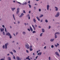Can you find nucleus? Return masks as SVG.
Listing matches in <instances>:
<instances>
[{
  "instance_id": "46",
  "label": "nucleus",
  "mask_w": 60,
  "mask_h": 60,
  "mask_svg": "<svg viewBox=\"0 0 60 60\" xmlns=\"http://www.w3.org/2000/svg\"><path fill=\"white\" fill-rule=\"evenodd\" d=\"M57 45L58 46H59V44L58 43H57Z\"/></svg>"
},
{
  "instance_id": "54",
  "label": "nucleus",
  "mask_w": 60,
  "mask_h": 60,
  "mask_svg": "<svg viewBox=\"0 0 60 60\" xmlns=\"http://www.w3.org/2000/svg\"><path fill=\"white\" fill-rule=\"evenodd\" d=\"M28 3H29V4H30V0H29V1L28 2Z\"/></svg>"
},
{
  "instance_id": "61",
  "label": "nucleus",
  "mask_w": 60,
  "mask_h": 60,
  "mask_svg": "<svg viewBox=\"0 0 60 60\" xmlns=\"http://www.w3.org/2000/svg\"><path fill=\"white\" fill-rule=\"evenodd\" d=\"M18 24H19V23H20V22L18 21Z\"/></svg>"
},
{
  "instance_id": "64",
  "label": "nucleus",
  "mask_w": 60,
  "mask_h": 60,
  "mask_svg": "<svg viewBox=\"0 0 60 60\" xmlns=\"http://www.w3.org/2000/svg\"><path fill=\"white\" fill-rule=\"evenodd\" d=\"M35 5H37V4H35Z\"/></svg>"
},
{
  "instance_id": "2",
  "label": "nucleus",
  "mask_w": 60,
  "mask_h": 60,
  "mask_svg": "<svg viewBox=\"0 0 60 60\" xmlns=\"http://www.w3.org/2000/svg\"><path fill=\"white\" fill-rule=\"evenodd\" d=\"M25 47L26 49H28L29 48V45L28 44H26L25 45Z\"/></svg>"
},
{
  "instance_id": "29",
  "label": "nucleus",
  "mask_w": 60,
  "mask_h": 60,
  "mask_svg": "<svg viewBox=\"0 0 60 60\" xmlns=\"http://www.w3.org/2000/svg\"><path fill=\"white\" fill-rule=\"evenodd\" d=\"M40 16H40V18H41V17H43V15H41Z\"/></svg>"
},
{
  "instance_id": "12",
  "label": "nucleus",
  "mask_w": 60,
  "mask_h": 60,
  "mask_svg": "<svg viewBox=\"0 0 60 60\" xmlns=\"http://www.w3.org/2000/svg\"><path fill=\"white\" fill-rule=\"evenodd\" d=\"M29 57V56H28V57L26 58V59H28L29 60H30V59Z\"/></svg>"
},
{
  "instance_id": "13",
  "label": "nucleus",
  "mask_w": 60,
  "mask_h": 60,
  "mask_svg": "<svg viewBox=\"0 0 60 60\" xmlns=\"http://www.w3.org/2000/svg\"><path fill=\"white\" fill-rule=\"evenodd\" d=\"M30 29L31 31L33 32V28L31 26H30Z\"/></svg>"
},
{
  "instance_id": "37",
  "label": "nucleus",
  "mask_w": 60,
  "mask_h": 60,
  "mask_svg": "<svg viewBox=\"0 0 60 60\" xmlns=\"http://www.w3.org/2000/svg\"><path fill=\"white\" fill-rule=\"evenodd\" d=\"M0 30L1 31V32H3V31H4V30H2V29H1V28H0Z\"/></svg>"
},
{
  "instance_id": "15",
  "label": "nucleus",
  "mask_w": 60,
  "mask_h": 60,
  "mask_svg": "<svg viewBox=\"0 0 60 60\" xmlns=\"http://www.w3.org/2000/svg\"><path fill=\"white\" fill-rule=\"evenodd\" d=\"M54 39H52L50 40V41H51V42H53L54 41Z\"/></svg>"
},
{
  "instance_id": "58",
  "label": "nucleus",
  "mask_w": 60,
  "mask_h": 60,
  "mask_svg": "<svg viewBox=\"0 0 60 60\" xmlns=\"http://www.w3.org/2000/svg\"><path fill=\"white\" fill-rule=\"evenodd\" d=\"M39 11H41V9H39Z\"/></svg>"
},
{
  "instance_id": "8",
  "label": "nucleus",
  "mask_w": 60,
  "mask_h": 60,
  "mask_svg": "<svg viewBox=\"0 0 60 60\" xmlns=\"http://www.w3.org/2000/svg\"><path fill=\"white\" fill-rule=\"evenodd\" d=\"M24 15V14L23 13H22L21 15L19 16V18H21L23 17V16Z\"/></svg>"
},
{
  "instance_id": "44",
  "label": "nucleus",
  "mask_w": 60,
  "mask_h": 60,
  "mask_svg": "<svg viewBox=\"0 0 60 60\" xmlns=\"http://www.w3.org/2000/svg\"><path fill=\"white\" fill-rule=\"evenodd\" d=\"M34 26H35V27H37V25L36 24H35L34 25Z\"/></svg>"
},
{
  "instance_id": "27",
  "label": "nucleus",
  "mask_w": 60,
  "mask_h": 60,
  "mask_svg": "<svg viewBox=\"0 0 60 60\" xmlns=\"http://www.w3.org/2000/svg\"><path fill=\"white\" fill-rule=\"evenodd\" d=\"M4 59L2 58L0 59V60H5L4 59H5V57H4Z\"/></svg>"
},
{
  "instance_id": "30",
  "label": "nucleus",
  "mask_w": 60,
  "mask_h": 60,
  "mask_svg": "<svg viewBox=\"0 0 60 60\" xmlns=\"http://www.w3.org/2000/svg\"><path fill=\"white\" fill-rule=\"evenodd\" d=\"M45 22H46V23H48V20L47 19L45 20Z\"/></svg>"
},
{
  "instance_id": "18",
  "label": "nucleus",
  "mask_w": 60,
  "mask_h": 60,
  "mask_svg": "<svg viewBox=\"0 0 60 60\" xmlns=\"http://www.w3.org/2000/svg\"><path fill=\"white\" fill-rule=\"evenodd\" d=\"M11 9L12 10V11H14V10H15V8H11Z\"/></svg>"
},
{
  "instance_id": "57",
  "label": "nucleus",
  "mask_w": 60,
  "mask_h": 60,
  "mask_svg": "<svg viewBox=\"0 0 60 60\" xmlns=\"http://www.w3.org/2000/svg\"><path fill=\"white\" fill-rule=\"evenodd\" d=\"M49 60H50V57H49Z\"/></svg>"
},
{
  "instance_id": "21",
  "label": "nucleus",
  "mask_w": 60,
  "mask_h": 60,
  "mask_svg": "<svg viewBox=\"0 0 60 60\" xmlns=\"http://www.w3.org/2000/svg\"><path fill=\"white\" fill-rule=\"evenodd\" d=\"M55 35V38H57V36L56 35V34H54Z\"/></svg>"
},
{
  "instance_id": "6",
  "label": "nucleus",
  "mask_w": 60,
  "mask_h": 60,
  "mask_svg": "<svg viewBox=\"0 0 60 60\" xmlns=\"http://www.w3.org/2000/svg\"><path fill=\"white\" fill-rule=\"evenodd\" d=\"M26 17L27 18H28L29 19H30V15L29 14H28L27 15Z\"/></svg>"
},
{
  "instance_id": "22",
  "label": "nucleus",
  "mask_w": 60,
  "mask_h": 60,
  "mask_svg": "<svg viewBox=\"0 0 60 60\" xmlns=\"http://www.w3.org/2000/svg\"><path fill=\"white\" fill-rule=\"evenodd\" d=\"M13 51L14 53H16V50H14V49H13Z\"/></svg>"
},
{
  "instance_id": "56",
  "label": "nucleus",
  "mask_w": 60,
  "mask_h": 60,
  "mask_svg": "<svg viewBox=\"0 0 60 60\" xmlns=\"http://www.w3.org/2000/svg\"><path fill=\"white\" fill-rule=\"evenodd\" d=\"M35 9H36V7H34V10H35Z\"/></svg>"
},
{
  "instance_id": "52",
  "label": "nucleus",
  "mask_w": 60,
  "mask_h": 60,
  "mask_svg": "<svg viewBox=\"0 0 60 60\" xmlns=\"http://www.w3.org/2000/svg\"><path fill=\"white\" fill-rule=\"evenodd\" d=\"M38 56H37L35 58L36 59H37V58L38 57Z\"/></svg>"
},
{
  "instance_id": "45",
  "label": "nucleus",
  "mask_w": 60,
  "mask_h": 60,
  "mask_svg": "<svg viewBox=\"0 0 60 60\" xmlns=\"http://www.w3.org/2000/svg\"><path fill=\"white\" fill-rule=\"evenodd\" d=\"M27 30L29 31H30V29H28Z\"/></svg>"
},
{
  "instance_id": "24",
  "label": "nucleus",
  "mask_w": 60,
  "mask_h": 60,
  "mask_svg": "<svg viewBox=\"0 0 60 60\" xmlns=\"http://www.w3.org/2000/svg\"><path fill=\"white\" fill-rule=\"evenodd\" d=\"M33 20L34 22V23L36 22V20H35V19H34Z\"/></svg>"
},
{
  "instance_id": "14",
  "label": "nucleus",
  "mask_w": 60,
  "mask_h": 60,
  "mask_svg": "<svg viewBox=\"0 0 60 60\" xmlns=\"http://www.w3.org/2000/svg\"><path fill=\"white\" fill-rule=\"evenodd\" d=\"M55 8H56V11H58V8H57V7H55Z\"/></svg>"
},
{
  "instance_id": "7",
  "label": "nucleus",
  "mask_w": 60,
  "mask_h": 60,
  "mask_svg": "<svg viewBox=\"0 0 60 60\" xmlns=\"http://www.w3.org/2000/svg\"><path fill=\"white\" fill-rule=\"evenodd\" d=\"M55 54L56 55H57V56H59V57H60V55H59V54L58 53V52H55Z\"/></svg>"
},
{
  "instance_id": "31",
  "label": "nucleus",
  "mask_w": 60,
  "mask_h": 60,
  "mask_svg": "<svg viewBox=\"0 0 60 60\" xmlns=\"http://www.w3.org/2000/svg\"><path fill=\"white\" fill-rule=\"evenodd\" d=\"M26 51L27 53H29V51H28V50H26Z\"/></svg>"
},
{
  "instance_id": "17",
  "label": "nucleus",
  "mask_w": 60,
  "mask_h": 60,
  "mask_svg": "<svg viewBox=\"0 0 60 60\" xmlns=\"http://www.w3.org/2000/svg\"><path fill=\"white\" fill-rule=\"evenodd\" d=\"M41 52H40H40H39L38 54H37L38 55H41Z\"/></svg>"
},
{
  "instance_id": "25",
  "label": "nucleus",
  "mask_w": 60,
  "mask_h": 60,
  "mask_svg": "<svg viewBox=\"0 0 60 60\" xmlns=\"http://www.w3.org/2000/svg\"><path fill=\"white\" fill-rule=\"evenodd\" d=\"M42 32L43 33H44V29H42Z\"/></svg>"
},
{
  "instance_id": "50",
  "label": "nucleus",
  "mask_w": 60,
  "mask_h": 60,
  "mask_svg": "<svg viewBox=\"0 0 60 60\" xmlns=\"http://www.w3.org/2000/svg\"><path fill=\"white\" fill-rule=\"evenodd\" d=\"M24 25H25V26H26V25H27L26 23H24Z\"/></svg>"
},
{
  "instance_id": "48",
  "label": "nucleus",
  "mask_w": 60,
  "mask_h": 60,
  "mask_svg": "<svg viewBox=\"0 0 60 60\" xmlns=\"http://www.w3.org/2000/svg\"><path fill=\"white\" fill-rule=\"evenodd\" d=\"M4 28V27L5 26H4V25H3L2 26Z\"/></svg>"
},
{
  "instance_id": "42",
  "label": "nucleus",
  "mask_w": 60,
  "mask_h": 60,
  "mask_svg": "<svg viewBox=\"0 0 60 60\" xmlns=\"http://www.w3.org/2000/svg\"><path fill=\"white\" fill-rule=\"evenodd\" d=\"M55 46L56 48H57V47H58V46H57V45H55Z\"/></svg>"
},
{
  "instance_id": "1",
  "label": "nucleus",
  "mask_w": 60,
  "mask_h": 60,
  "mask_svg": "<svg viewBox=\"0 0 60 60\" xmlns=\"http://www.w3.org/2000/svg\"><path fill=\"white\" fill-rule=\"evenodd\" d=\"M6 34V35H8V36H9V37L10 39H11V38H12V36L11 34L10 33L8 32Z\"/></svg>"
},
{
  "instance_id": "62",
  "label": "nucleus",
  "mask_w": 60,
  "mask_h": 60,
  "mask_svg": "<svg viewBox=\"0 0 60 60\" xmlns=\"http://www.w3.org/2000/svg\"><path fill=\"white\" fill-rule=\"evenodd\" d=\"M46 46H45L44 47V49H46Z\"/></svg>"
},
{
  "instance_id": "36",
  "label": "nucleus",
  "mask_w": 60,
  "mask_h": 60,
  "mask_svg": "<svg viewBox=\"0 0 60 60\" xmlns=\"http://www.w3.org/2000/svg\"><path fill=\"white\" fill-rule=\"evenodd\" d=\"M36 33V32L35 31H33L32 32V33H33V34H34V33Z\"/></svg>"
},
{
  "instance_id": "11",
  "label": "nucleus",
  "mask_w": 60,
  "mask_h": 60,
  "mask_svg": "<svg viewBox=\"0 0 60 60\" xmlns=\"http://www.w3.org/2000/svg\"><path fill=\"white\" fill-rule=\"evenodd\" d=\"M16 59L18 60H20V58L19 56H17L16 57Z\"/></svg>"
},
{
  "instance_id": "43",
  "label": "nucleus",
  "mask_w": 60,
  "mask_h": 60,
  "mask_svg": "<svg viewBox=\"0 0 60 60\" xmlns=\"http://www.w3.org/2000/svg\"><path fill=\"white\" fill-rule=\"evenodd\" d=\"M51 47L52 48H54V46L53 45H52L51 46Z\"/></svg>"
},
{
  "instance_id": "47",
  "label": "nucleus",
  "mask_w": 60,
  "mask_h": 60,
  "mask_svg": "<svg viewBox=\"0 0 60 60\" xmlns=\"http://www.w3.org/2000/svg\"><path fill=\"white\" fill-rule=\"evenodd\" d=\"M51 28V26H49V29H50V28Z\"/></svg>"
},
{
  "instance_id": "19",
  "label": "nucleus",
  "mask_w": 60,
  "mask_h": 60,
  "mask_svg": "<svg viewBox=\"0 0 60 60\" xmlns=\"http://www.w3.org/2000/svg\"><path fill=\"white\" fill-rule=\"evenodd\" d=\"M36 18L38 20V21H40V19L39 17H37Z\"/></svg>"
},
{
  "instance_id": "49",
  "label": "nucleus",
  "mask_w": 60,
  "mask_h": 60,
  "mask_svg": "<svg viewBox=\"0 0 60 60\" xmlns=\"http://www.w3.org/2000/svg\"><path fill=\"white\" fill-rule=\"evenodd\" d=\"M5 32H7V31H6V28H5Z\"/></svg>"
},
{
  "instance_id": "32",
  "label": "nucleus",
  "mask_w": 60,
  "mask_h": 60,
  "mask_svg": "<svg viewBox=\"0 0 60 60\" xmlns=\"http://www.w3.org/2000/svg\"><path fill=\"white\" fill-rule=\"evenodd\" d=\"M18 34H19V33H18V32H16V33H15L16 35H18Z\"/></svg>"
},
{
  "instance_id": "39",
  "label": "nucleus",
  "mask_w": 60,
  "mask_h": 60,
  "mask_svg": "<svg viewBox=\"0 0 60 60\" xmlns=\"http://www.w3.org/2000/svg\"><path fill=\"white\" fill-rule=\"evenodd\" d=\"M5 48V47L4 46V45H3V48L4 49Z\"/></svg>"
},
{
  "instance_id": "3",
  "label": "nucleus",
  "mask_w": 60,
  "mask_h": 60,
  "mask_svg": "<svg viewBox=\"0 0 60 60\" xmlns=\"http://www.w3.org/2000/svg\"><path fill=\"white\" fill-rule=\"evenodd\" d=\"M60 15V14L59 13V12H58L57 13L56 15L55 16V17H58L59 15Z\"/></svg>"
},
{
  "instance_id": "51",
  "label": "nucleus",
  "mask_w": 60,
  "mask_h": 60,
  "mask_svg": "<svg viewBox=\"0 0 60 60\" xmlns=\"http://www.w3.org/2000/svg\"><path fill=\"white\" fill-rule=\"evenodd\" d=\"M24 4L26 5V4H27V3H26V2H25L24 3Z\"/></svg>"
},
{
  "instance_id": "10",
  "label": "nucleus",
  "mask_w": 60,
  "mask_h": 60,
  "mask_svg": "<svg viewBox=\"0 0 60 60\" xmlns=\"http://www.w3.org/2000/svg\"><path fill=\"white\" fill-rule=\"evenodd\" d=\"M47 10H49V5H47Z\"/></svg>"
},
{
  "instance_id": "35",
  "label": "nucleus",
  "mask_w": 60,
  "mask_h": 60,
  "mask_svg": "<svg viewBox=\"0 0 60 60\" xmlns=\"http://www.w3.org/2000/svg\"><path fill=\"white\" fill-rule=\"evenodd\" d=\"M9 52L10 53H11V54L12 55H13V52Z\"/></svg>"
},
{
  "instance_id": "59",
  "label": "nucleus",
  "mask_w": 60,
  "mask_h": 60,
  "mask_svg": "<svg viewBox=\"0 0 60 60\" xmlns=\"http://www.w3.org/2000/svg\"><path fill=\"white\" fill-rule=\"evenodd\" d=\"M38 27H39V28H41V27L40 26H38Z\"/></svg>"
},
{
  "instance_id": "38",
  "label": "nucleus",
  "mask_w": 60,
  "mask_h": 60,
  "mask_svg": "<svg viewBox=\"0 0 60 60\" xmlns=\"http://www.w3.org/2000/svg\"><path fill=\"white\" fill-rule=\"evenodd\" d=\"M3 35H5V32H3Z\"/></svg>"
},
{
  "instance_id": "23",
  "label": "nucleus",
  "mask_w": 60,
  "mask_h": 60,
  "mask_svg": "<svg viewBox=\"0 0 60 60\" xmlns=\"http://www.w3.org/2000/svg\"><path fill=\"white\" fill-rule=\"evenodd\" d=\"M55 34L56 35V34H60V33H59V32H57L55 33Z\"/></svg>"
},
{
  "instance_id": "4",
  "label": "nucleus",
  "mask_w": 60,
  "mask_h": 60,
  "mask_svg": "<svg viewBox=\"0 0 60 60\" xmlns=\"http://www.w3.org/2000/svg\"><path fill=\"white\" fill-rule=\"evenodd\" d=\"M9 45V43H7L5 44V49H6L7 48V46H8Z\"/></svg>"
},
{
  "instance_id": "5",
  "label": "nucleus",
  "mask_w": 60,
  "mask_h": 60,
  "mask_svg": "<svg viewBox=\"0 0 60 60\" xmlns=\"http://www.w3.org/2000/svg\"><path fill=\"white\" fill-rule=\"evenodd\" d=\"M19 12V8H17V11L16 12V14H18Z\"/></svg>"
},
{
  "instance_id": "63",
  "label": "nucleus",
  "mask_w": 60,
  "mask_h": 60,
  "mask_svg": "<svg viewBox=\"0 0 60 60\" xmlns=\"http://www.w3.org/2000/svg\"><path fill=\"white\" fill-rule=\"evenodd\" d=\"M60 27V26H57V27L58 28H59Z\"/></svg>"
},
{
  "instance_id": "9",
  "label": "nucleus",
  "mask_w": 60,
  "mask_h": 60,
  "mask_svg": "<svg viewBox=\"0 0 60 60\" xmlns=\"http://www.w3.org/2000/svg\"><path fill=\"white\" fill-rule=\"evenodd\" d=\"M32 26L33 28V29L34 30H36V29H35V27H34V25H32Z\"/></svg>"
},
{
  "instance_id": "40",
  "label": "nucleus",
  "mask_w": 60,
  "mask_h": 60,
  "mask_svg": "<svg viewBox=\"0 0 60 60\" xmlns=\"http://www.w3.org/2000/svg\"><path fill=\"white\" fill-rule=\"evenodd\" d=\"M23 13H26V12H25V11L24 10H23Z\"/></svg>"
},
{
  "instance_id": "33",
  "label": "nucleus",
  "mask_w": 60,
  "mask_h": 60,
  "mask_svg": "<svg viewBox=\"0 0 60 60\" xmlns=\"http://www.w3.org/2000/svg\"><path fill=\"white\" fill-rule=\"evenodd\" d=\"M43 34V33H41L40 35V36H42V34Z\"/></svg>"
},
{
  "instance_id": "60",
  "label": "nucleus",
  "mask_w": 60,
  "mask_h": 60,
  "mask_svg": "<svg viewBox=\"0 0 60 60\" xmlns=\"http://www.w3.org/2000/svg\"><path fill=\"white\" fill-rule=\"evenodd\" d=\"M32 48V45H30V48Z\"/></svg>"
},
{
  "instance_id": "26",
  "label": "nucleus",
  "mask_w": 60,
  "mask_h": 60,
  "mask_svg": "<svg viewBox=\"0 0 60 60\" xmlns=\"http://www.w3.org/2000/svg\"><path fill=\"white\" fill-rule=\"evenodd\" d=\"M13 59H16V58H15V56L14 55H13Z\"/></svg>"
},
{
  "instance_id": "41",
  "label": "nucleus",
  "mask_w": 60,
  "mask_h": 60,
  "mask_svg": "<svg viewBox=\"0 0 60 60\" xmlns=\"http://www.w3.org/2000/svg\"><path fill=\"white\" fill-rule=\"evenodd\" d=\"M28 5L29 6L30 8L31 7V5H30L29 4H28Z\"/></svg>"
},
{
  "instance_id": "28",
  "label": "nucleus",
  "mask_w": 60,
  "mask_h": 60,
  "mask_svg": "<svg viewBox=\"0 0 60 60\" xmlns=\"http://www.w3.org/2000/svg\"><path fill=\"white\" fill-rule=\"evenodd\" d=\"M33 49H32V48H30V51H32L33 50Z\"/></svg>"
},
{
  "instance_id": "53",
  "label": "nucleus",
  "mask_w": 60,
  "mask_h": 60,
  "mask_svg": "<svg viewBox=\"0 0 60 60\" xmlns=\"http://www.w3.org/2000/svg\"><path fill=\"white\" fill-rule=\"evenodd\" d=\"M13 18H15L14 17V15L13 14Z\"/></svg>"
},
{
  "instance_id": "16",
  "label": "nucleus",
  "mask_w": 60,
  "mask_h": 60,
  "mask_svg": "<svg viewBox=\"0 0 60 60\" xmlns=\"http://www.w3.org/2000/svg\"><path fill=\"white\" fill-rule=\"evenodd\" d=\"M22 34L23 35H26V32H23L22 33Z\"/></svg>"
},
{
  "instance_id": "55",
  "label": "nucleus",
  "mask_w": 60,
  "mask_h": 60,
  "mask_svg": "<svg viewBox=\"0 0 60 60\" xmlns=\"http://www.w3.org/2000/svg\"><path fill=\"white\" fill-rule=\"evenodd\" d=\"M17 3H19V4H21V3H20L19 2H17Z\"/></svg>"
},
{
  "instance_id": "34",
  "label": "nucleus",
  "mask_w": 60,
  "mask_h": 60,
  "mask_svg": "<svg viewBox=\"0 0 60 60\" xmlns=\"http://www.w3.org/2000/svg\"><path fill=\"white\" fill-rule=\"evenodd\" d=\"M40 50H38L37 51V53H38V52H40Z\"/></svg>"
},
{
  "instance_id": "20",
  "label": "nucleus",
  "mask_w": 60,
  "mask_h": 60,
  "mask_svg": "<svg viewBox=\"0 0 60 60\" xmlns=\"http://www.w3.org/2000/svg\"><path fill=\"white\" fill-rule=\"evenodd\" d=\"M8 60H11V58L10 57H8Z\"/></svg>"
}]
</instances>
